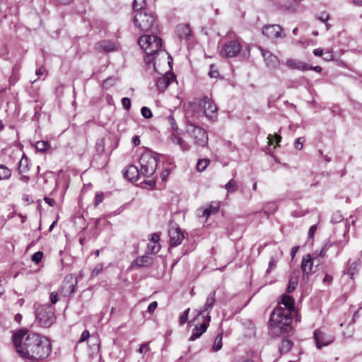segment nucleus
Listing matches in <instances>:
<instances>
[{
	"label": "nucleus",
	"mask_w": 362,
	"mask_h": 362,
	"mask_svg": "<svg viewBox=\"0 0 362 362\" xmlns=\"http://www.w3.org/2000/svg\"><path fill=\"white\" fill-rule=\"evenodd\" d=\"M12 338L18 354L33 362L43 361L51 353V343L45 336L20 329L13 334Z\"/></svg>",
	"instance_id": "nucleus-1"
},
{
	"label": "nucleus",
	"mask_w": 362,
	"mask_h": 362,
	"mask_svg": "<svg viewBox=\"0 0 362 362\" xmlns=\"http://www.w3.org/2000/svg\"><path fill=\"white\" fill-rule=\"evenodd\" d=\"M292 315L288 310L281 309V306L279 305L272 311L270 316V326L276 334H287L293 333V327L291 326Z\"/></svg>",
	"instance_id": "nucleus-2"
},
{
	"label": "nucleus",
	"mask_w": 362,
	"mask_h": 362,
	"mask_svg": "<svg viewBox=\"0 0 362 362\" xmlns=\"http://www.w3.org/2000/svg\"><path fill=\"white\" fill-rule=\"evenodd\" d=\"M139 163L141 175L145 177H151L154 174L157 168L156 154L150 151H145L140 156Z\"/></svg>",
	"instance_id": "nucleus-3"
},
{
	"label": "nucleus",
	"mask_w": 362,
	"mask_h": 362,
	"mask_svg": "<svg viewBox=\"0 0 362 362\" xmlns=\"http://www.w3.org/2000/svg\"><path fill=\"white\" fill-rule=\"evenodd\" d=\"M36 319L42 327H49L55 322L54 308L51 305L39 306L35 311Z\"/></svg>",
	"instance_id": "nucleus-4"
},
{
	"label": "nucleus",
	"mask_w": 362,
	"mask_h": 362,
	"mask_svg": "<svg viewBox=\"0 0 362 362\" xmlns=\"http://www.w3.org/2000/svg\"><path fill=\"white\" fill-rule=\"evenodd\" d=\"M133 23L141 31L148 32L154 28L155 16L153 13L140 11L135 13Z\"/></svg>",
	"instance_id": "nucleus-5"
},
{
	"label": "nucleus",
	"mask_w": 362,
	"mask_h": 362,
	"mask_svg": "<svg viewBox=\"0 0 362 362\" xmlns=\"http://www.w3.org/2000/svg\"><path fill=\"white\" fill-rule=\"evenodd\" d=\"M186 132L193 139L194 144L200 147H205L208 144V134L201 127L189 122L187 123Z\"/></svg>",
	"instance_id": "nucleus-6"
},
{
	"label": "nucleus",
	"mask_w": 362,
	"mask_h": 362,
	"mask_svg": "<svg viewBox=\"0 0 362 362\" xmlns=\"http://www.w3.org/2000/svg\"><path fill=\"white\" fill-rule=\"evenodd\" d=\"M139 44L146 53H151L160 49L162 40L155 35H145L139 37Z\"/></svg>",
	"instance_id": "nucleus-7"
},
{
	"label": "nucleus",
	"mask_w": 362,
	"mask_h": 362,
	"mask_svg": "<svg viewBox=\"0 0 362 362\" xmlns=\"http://www.w3.org/2000/svg\"><path fill=\"white\" fill-rule=\"evenodd\" d=\"M241 47L239 40H231L223 44L220 50V54L225 58L235 57L240 52Z\"/></svg>",
	"instance_id": "nucleus-8"
},
{
	"label": "nucleus",
	"mask_w": 362,
	"mask_h": 362,
	"mask_svg": "<svg viewBox=\"0 0 362 362\" xmlns=\"http://www.w3.org/2000/svg\"><path fill=\"white\" fill-rule=\"evenodd\" d=\"M199 105L204 108V114L206 117L212 122L216 120L218 107L210 98L204 96L201 98L199 102Z\"/></svg>",
	"instance_id": "nucleus-9"
},
{
	"label": "nucleus",
	"mask_w": 362,
	"mask_h": 362,
	"mask_svg": "<svg viewBox=\"0 0 362 362\" xmlns=\"http://www.w3.org/2000/svg\"><path fill=\"white\" fill-rule=\"evenodd\" d=\"M77 284V280L73 275H66L59 289L62 296H68L73 293Z\"/></svg>",
	"instance_id": "nucleus-10"
},
{
	"label": "nucleus",
	"mask_w": 362,
	"mask_h": 362,
	"mask_svg": "<svg viewBox=\"0 0 362 362\" xmlns=\"http://www.w3.org/2000/svg\"><path fill=\"white\" fill-rule=\"evenodd\" d=\"M262 34L270 39L286 37L282 28L276 24L264 25L262 28Z\"/></svg>",
	"instance_id": "nucleus-11"
},
{
	"label": "nucleus",
	"mask_w": 362,
	"mask_h": 362,
	"mask_svg": "<svg viewBox=\"0 0 362 362\" xmlns=\"http://www.w3.org/2000/svg\"><path fill=\"white\" fill-rule=\"evenodd\" d=\"M170 246L176 247L181 244L185 236L181 229L177 226H172L169 230Z\"/></svg>",
	"instance_id": "nucleus-12"
},
{
	"label": "nucleus",
	"mask_w": 362,
	"mask_h": 362,
	"mask_svg": "<svg viewBox=\"0 0 362 362\" xmlns=\"http://www.w3.org/2000/svg\"><path fill=\"white\" fill-rule=\"evenodd\" d=\"M211 320V316L208 315V314L206 315V318H204L202 323L200 324V325H196L195 327L192 330V334L191 337H189V341H194L195 339L199 338L202 334H204L209 325V322Z\"/></svg>",
	"instance_id": "nucleus-13"
},
{
	"label": "nucleus",
	"mask_w": 362,
	"mask_h": 362,
	"mask_svg": "<svg viewBox=\"0 0 362 362\" xmlns=\"http://www.w3.org/2000/svg\"><path fill=\"white\" fill-rule=\"evenodd\" d=\"M175 80V76L169 72L158 78L156 82L157 89L160 92H164L169 85Z\"/></svg>",
	"instance_id": "nucleus-14"
},
{
	"label": "nucleus",
	"mask_w": 362,
	"mask_h": 362,
	"mask_svg": "<svg viewBox=\"0 0 362 362\" xmlns=\"http://www.w3.org/2000/svg\"><path fill=\"white\" fill-rule=\"evenodd\" d=\"M259 50L267 67L271 69H276L278 67L279 60L276 55L262 47H259Z\"/></svg>",
	"instance_id": "nucleus-15"
},
{
	"label": "nucleus",
	"mask_w": 362,
	"mask_h": 362,
	"mask_svg": "<svg viewBox=\"0 0 362 362\" xmlns=\"http://www.w3.org/2000/svg\"><path fill=\"white\" fill-rule=\"evenodd\" d=\"M215 297H216L215 291H212L209 294L203 309H202L199 311L197 317H198L199 316H202V317L206 318V315L207 314H208V315H209V313L216 302Z\"/></svg>",
	"instance_id": "nucleus-16"
},
{
	"label": "nucleus",
	"mask_w": 362,
	"mask_h": 362,
	"mask_svg": "<svg viewBox=\"0 0 362 362\" xmlns=\"http://www.w3.org/2000/svg\"><path fill=\"white\" fill-rule=\"evenodd\" d=\"M344 246L345 243H344L342 241H339L332 243L329 240H328L323 245L319 253L317 254V256L320 257H324L327 250L332 247H335L337 248V255H338L342 250Z\"/></svg>",
	"instance_id": "nucleus-17"
},
{
	"label": "nucleus",
	"mask_w": 362,
	"mask_h": 362,
	"mask_svg": "<svg viewBox=\"0 0 362 362\" xmlns=\"http://www.w3.org/2000/svg\"><path fill=\"white\" fill-rule=\"evenodd\" d=\"M140 175V170L134 165H129L124 172V177L131 182L137 181Z\"/></svg>",
	"instance_id": "nucleus-18"
},
{
	"label": "nucleus",
	"mask_w": 362,
	"mask_h": 362,
	"mask_svg": "<svg viewBox=\"0 0 362 362\" xmlns=\"http://www.w3.org/2000/svg\"><path fill=\"white\" fill-rule=\"evenodd\" d=\"M301 269L303 273V279H308L309 274L313 272V263L310 255L303 257L301 262Z\"/></svg>",
	"instance_id": "nucleus-19"
},
{
	"label": "nucleus",
	"mask_w": 362,
	"mask_h": 362,
	"mask_svg": "<svg viewBox=\"0 0 362 362\" xmlns=\"http://www.w3.org/2000/svg\"><path fill=\"white\" fill-rule=\"evenodd\" d=\"M286 65L291 69H297L303 71H308V64L294 59H288L286 61Z\"/></svg>",
	"instance_id": "nucleus-20"
},
{
	"label": "nucleus",
	"mask_w": 362,
	"mask_h": 362,
	"mask_svg": "<svg viewBox=\"0 0 362 362\" xmlns=\"http://www.w3.org/2000/svg\"><path fill=\"white\" fill-rule=\"evenodd\" d=\"M314 339L318 349L322 348L323 346L329 344L332 341L330 339H327L325 334L319 330H315L314 332Z\"/></svg>",
	"instance_id": "nucleus-21"
},
{
	"label": "nucleus",
	"mask_w": 362,
	"mask_h": 362,
	"mask_svg": "<svg viewBox=\"0 0 362 362\" xmlns=\"http://www.w3.org/2000/svg\"><path fill=\"white\" fill-rule=\"evenodd\" d=\"M170 141L176 144L179 145L180 148L183 151H187L190 149V145L188 144L186 141H185L180 135H178L176 132H173L170 136Z\"/></svg>",
	"instance_id": "nucleus-22"
},
{
	"label": "nucleus",
	"mask_w": 362,
	"mask_h": 362,
	"mask_svg": "<svg viewBox=\"0 0 362 362\" xmlns=\"http://www.w3.org/2000/svg\"><path fill=\"white\" fill-rule=\"evenodd\" d=\"M294 303L295 300L293 297L288 295H283L280 304L284 306L281 307L282 310H288L289 313L292 315V313L294 311Z\"/></svg>",
	"instance_id": "nucleus-23"
},
{
	"label": "nucleus",
	"mask_w": 362,
	"mask_h": 362,
	"mask_svg": "<svg viewBox=\"0 0 362 362\" xmlns=\"http://www.w3.org/2000/svg\"><path fill=\"white\" fill-rule=\"evenodd\" d=\"M152 262V259L148 255H143L137 257L133 262L132 266H137L138 267H147Z\"/></svg>",
	"instance_id": "nucleus-24"
},
{
	"label": "nucleus",
	"mask_w": 362,
	"mask_h": 362,
	"mask_svg": "<svg viewBox=\"0 0 362 362\" xmlns=\"http://www.w3.org/2000/svg\"><path fill=\"white\" fill-rule=\"evenodd\" d=\"M177 31L181 39H187L191 35V30L187 25H179L177 27Z\"/></svg>",
	"instance_id": "nucleus-25"
},
{
	"label": "nucleus",
	"mask_w": 362,
	"mask_h": 362,
	"mask_svg": "<svg viewBox=\"0 0 362 362\" xmlns=\"http://www.w3.org/2000/svg\"><path fill=\"white\" fill-rule=\"evenodd\" d=\"M293 343L289 340L288 339L284 338L281 340V344L279 346V352L280 354H285L290 351L291 348L293 347Z\"/></svg>",
	"instance_id": "nucleus-26"
},
{
	"label": "nucleus",
	"mask_w": 362,
	"mask_h": 362,
	"mask_svg": "<svg viewBox=\"0 0 362 362\" xmlns=\"http://www.w3.org/2000/svg\"><path fill=\"white\" fill-rule=\"evenodd\" d=\"M30 161L24 155L18 162V172L20 174L27 173L30 170Z\"/></svg>",
	"instance_id": "nucleus-27"
},
{
	"label": "nucleus",
	"mask_w": 362,
	"mask_h": 362,
	"mask_svg": "<svg viewBox=\"0 0 362 362\" xmlns=\"http://www.w3.org/2000/svg\"><path fill=\"white\" fill-rule=\"evenodd\" d=\"M219 207V202H211V204L203 211L202 216L208 218L211 214L216 213L218 211Z\"/></svg>",
	"instance_id": "nucleus-28"
},
{
	"label": "nucleus",
	"mask_w": 362,
	"mask_h": 362,
	"mask_svg": "<svg viewBox=\"0 0 362 362\" xmlns=\"http://www.w3.org/2000/svg\"><path fill=\"white\" fill-rule=\"evenodd\" d=\"M11 170L4 164H0V180H8L11 176Z\"/></svg>",
	"instance_id": "nucleus-29"
},
{
	"label": "nucleus",
	"mask_w": 362,
	"mask_h": 362,
	"mask_svg": "<svg viewBox=\"0 0 362 362\" xmlns=\"http://www.w3.org/2000/svg\"><path fill=\"white\" fill-rule=\"evenodd\" d=\"M132 6L135 13L140 11H146L145 0H134Z\"/></svg>",
	"instance_id": "nucleus-30"
},
{
	"label": "nucleus",
	"mask_w": 362,
	"mask_h": 362,
	"mask_svg": "<svg viewBox=\"0 0 362 362\" xmlns=\"http://www.w3.org/2000/svg\"><path fill=\"white\" fill-rule=\"evenodd\" d=\"M158 53V52H153L151 53H146V55L144 58V60H145V62L146 64H151V63L153 64V69L157 71V69H156V64H155V62H154V60L156 59L155 57V55Z\"/></svg>",
	"instance_id": "nucleus-31"
},
{
	"label": "nucleus",
	"mask_w": 362,
	"mask_h": 362,
	"mask_svg": "<svg viewBox=\"0 0 362 362\" xmlns=\"http://www.w3.org/2000/svg\"><path fill=\"white\" fill-rule=\"evenodd\" d=\"M209 163L210 160L207 158L199 159L197 163V170L199 172H203L206 170Z\"/></svg>",
	"instance_id": "nucleus-32"
},
{
	"label": "nucleus",
	"mask_w": 362,
	"mask_h": 362,
	"mask_svg": "<svg viewBox=\"0 0 362 362\" xmlns=\"http://www.w3.org/2000/svg\"><path fill=\"white\" fill-rule=\"evenodd\" d=\"M49 147V144L47 141H39L35 144V148L37 151L44 153Z\"/></svg>",
	"instance_id": "nucleus-33"
},
{
	"label": "nucleus",
	"mask_w": 362,
	"mask_h": 362,
	"mask_svg": "<svg viewBox=\"0 0 362 362\" xmlns=\"http://www.w3.org/2000/svg\"><path fill=\"white\" fill-rule=\"evenodd\" d=\"M225 188L227 189L228 192H234L238 189V184L237 182L231 179L228 181V183L226 184Z\"/></svg>",
	"instance_id": "nucleus-34"
},
{
	"label": "nucleus",
	"mask_w": 362,
	"mask_h": 362,
	"mask_svg": "<svg viewBox=\"0 0 362 362\" xmlns=\"http://www.w3.org/2000/svg\"><path fill=\"white\" fill-rule=\"evenodd\" d=\"M222 336L219 334L215 339L213 349L215 351H218L222 348Z\"/></svg>",
	"instance_id": "nucleus-35"
},
{
	"label": "nucleus",
	"mask_w": 362,
	"mask_h": 362,
	"mask_svg": "<svg viewBox=\"0 0 362 362\" xmlns=\"http://www.w3.org/2000/svg\"><path fill=\"white\" fill-rule=\"evenodd\" d=\"M344 220L343 216L339 211H336L332 214L331 217V222L333 223H337Z\"/></svg>",
	"instance_id": "nucleus-36"
},
{
	"label": "nucleus",
	"mask_w": 362,
	"mask_h": 362,
	"mask_svg": "<svg viewBox=\"0 0 362 362\" xmlns=\"http://www.w3.org/2000/svg\"><path fill=\"white\" fill-rule=\"evenodd\" d=\"M209 76L211 78H218L219 76V72L216 65L212 64L210 65V70L209 71Z\"/></svg>",
	"instance_id": "nucleus-37"
},
{
	"label": "nucleus",
	"mask_w": 362,
	"mask_h": 362,
	"mask_svg": "<svg viewBox=\"0 0 362 362\" xmlns=\"http://www.w3.org/2000/svg\"><path fill=\"white\" fill-rule=\"evenodd\" d=\"M141 113L142 116L146 119H150L153 116L151 110L148 107L145 106L141 107Z\"/></svg>",
	"instance_id": "nucleus-38"
},
{
	"label": "nucleus",
	"mask_w": 362,
	"mask_h": 362,
	"mask_svg": "<svg viewBox=\"0 0 362 362\" xmlns=\"http://www.w3.org/2000/svg\"><path fill=\"white\" fill-rule=\"evenodd\" d=\"M189 308L186 309L180 316L179 322L181 325H184L188 318Z\"/></svg>",
	"instance_id": "nucleus-39"
},
{
	"label": "nucleus",
	"mask_w": 362,
	"mask_h": 362,
	"mask_svg": "<svg viewBox=\"0 0 362 362\" xmlns=\"http://www.w3.org/2000/svg\"><path fill=\"white\" fill-rule=\"evenodd\" d=\"M43 257V252L41 251H37L35 252L32 256V261L36 264H38Z\"/></svg>",
	"instance_id": "nucleus-40"
},
{
	"label": "nucleus",
	"mask_w": 362,
	"mask_h": 362,
	"mask_svg": "<svg viewBox=\"0 0 362 362\" xmlns=\"http://www.w3.org/2000/svg\"><path fill=\"white\" fill-rule=\"evenodd\" d=\"M277 260L275 259L274 257H272L270 258L269 262V267L268 269L266 271L267 274H269L270 272L276 267Z\"/></svg>",
	"instance_id": "nucleus-41"
},
{
	"label": "nucleus",
	"mask_w": 362,
	"mask_h": 362,
	"mask_svg": "<svg viewBox=\"0 0 362 362\" xmlns=\"http://www.w3.org/2000/svg\"><path fill=\"white\" fill-rule=\"evenodd\" d=\"M49 300L51 305L56 304L59 300V294L56 291H53L49 295Z\"/></svg>",
	"instance_id": "nucleus-42"
},
{
	"label": "nucleus",
	"mask_w": 362,
	"mask_h": 362,
	"mask_svg": "<svg viewBox=\"0 0 362 362\" xmlns=\"http://www.w3.org/2000/svg\"><path fill=\"white\" fill-rule=\"evenodd\" d=\"M104 199V195L103 192H98L95 196L94 204L95 206H97L100 204Z\"/></svg>",
	"instance_id": "nucleus-43"
},
{
	"label": "nucleus",
	"mask_w": 362,
	"mask_h": 362,
	"mask_svg": "<svg viewBox=\"0 0 362 362\" xmlns=\"http://www.w3.org/2000/svg\"><path fill=\"white\" fill-rule=\"evenodd\" d=\"M304 141L305 139L303 137L298 138L294 143L295 148L298 150H301L303 148Z\"/></svg>",
	"instance_id": "nucleus-44"
},
{
	"label": "nucleus",
	"mask_w": 362,
	"mask_h": 362,
	"mask_svg": "<svg viewBox=\"0 0 362 362\" xmlns=\"http://www.w3.org/2000/svg\"><path fill=\"white\" fill-rule=\"evenodd\" d=\"M122 104L125 110H129L131 107V100L129 98H123L122 99Z\"/></svg>",
	"instance_id": "nucleus-45"
},
{
	"label": "nucleus",
	"mask_w": 362,
	"mask_h": 362,
	"mask_svg": "<svg viewBox=\"0 0 362 362\" xmlns=\"http://www.w3.org/2000/svg\"><path fill=\"white\" fill-rule=\"evenodd\" d=\"M168 121L170 122V124L171 125L172 129H173L174 132H176L178 130V127L176 124L175 119L172 115H170L168 117Z\"/></svg>",
	"instance_id": "nucleus-46"
},
{
	"label": "nucleus",
	"mask_w": 362,
	"mask_h": 362,
	"mask_svg": "<svg viewBox=\"0 0 362 362\" xmlns=\"http://www.w3.org/2000/svg\"><path fill=\"white\" fill-rule=\"evenodd\" d=\"M296 286H297V282L296 281L290 280L287 289H286L287 292L288 293L293 292L296 289Z\"/></svg>",
	"instance_id": "nucleus-47"
},
{
	"label": "nucleus",
	"mask_w": 362,
	"mask_h": 362,
	"mask_svg": "<svg viewBox=\"0 0 362 362\" xmlns=\"http://www.w3.org/2000/svg\"><path fill=\"white\" fill-rule=\"evenodd\" d=\"M329 18V15L327 12H322L317 17V19L322 22L326 23Z\"/></svg>",
	"instance_id": "nucleus-48"
},
{
	"label": "nucleus",
	"mask_w": 362,
	"mask_h": 362,
	"mask_svg": "<svg viewBox=\"0 0 362 362\" xmlns=\"http://www.w3.org/2000/svg\"><path fill=\"white\" fill-rule=\"evenodd\" d=\"M150 350L148 343H144L141 345L140 348L139 349V352L140 354H144L146 353Z\"/></svg>",
	"instance_id": "nucleus-49"
},
{
	"label": "nucleus",
	"mask_w": 362,
	"mask_h": 362,
	"mask_svg": "<svg viewBox=\"0 0 362 362\" xmlns=\"http://www.w3.org/2000/svg\"><path fill=\"white\" fill-rule=\"evenodd\" d=\"M90 337V333L88 330H84L81 336V338L78 341L79 343H82L85 341H86Z\"/></svg>",
	"instance_id": "nucleus-50"
},
{
	"label": "nucleus",
	"mask_w": 362,
	"mask_h": 362,
	"mask_svg": "<svg viewBox=\"0 0 362 362\" xmlns=\"http://www.w3.org/2000/svg\"><path fill=\"white\" fill-rule=\"evenodd\" d=\"M323 59L326 61H331L334 59V54L332 51H327L324 53Z\"/></svg>",
	"instance_id": "nucleus-51"
},
{
	"label": "nucleus",
	"mask_w": 362,
	"mask_h": 362,
	"mask_svg": "<svg viewBox=\"0 0 362 362\" xmlns=\"http://www.w3.org/2000/svg\"><path fill=\"white\" fill-rule=\"evenodd\" d=\"M333 280L332 276L329 274H325L323 278V283L329 285Z\"/></svg>",
	"instance_id": "nucleus-52"
},
{
	"label": "nucleus",
	"mask_w": 362,
	"mask_h": 362,
	"mask_svg": "<svg viewBox=\"0 0 362 362\" xmlns=\"http://www.w3.org/2000/svg\"><path fill=\"white\" fill-rule=\"evenodd\" d=\"M54 4L61 5H69L73 2L74 0H51Z\"/></svg>",
	"instance_id": "nucleus-53"
},
{
	"label": "nucleus",
	"mask_w": 362,
	"mask_h": 362,
	"mask_svg": "<svg viewBox=\"0 0 362 362\" xmlns=\"http://www.w3.org/2000/svg\"><path fill=\"white\" fill-rule=\"evenodd\" d=\"M102 270H103L102 265L98 264L95 267L94 269L93 270L92 274L97 276L101 272Z\"/></svg>",
	"instance_id": "nucleus-54"
},
{
	"label": "nucleus",
	"mask_w": 362,
	"mask_h": 362,
	"mask_svg": "<svg viewBox=\"0 0 362 362\" xmlns=\"http://www.w3.org/2000/svg\"><path fill=\"white\" fill-rule=\"evenodd\" d=\"M157 306H158V303L156 301H153V302L151 303L148 306V309H147L148 312L153 313L155 310V309L157 308Z\"/></svg>",
	"instance_id": "nucleus-55"
},
{
	"label": "nucleus",
	"mask_w": 362,
	"mask_h": 362,
	"mask_svg": "<svg viewBox=\"0 0 362 362\" xmlns=\"http://www.w3.org/2000/svg\"><path fill=\"white\" fill-rule=\"evenodd\" d=\"M317 225H315H315H313V226L310 228L309 231H308V237H309V238H313L314 234H315V231H316V230H317Z\"/></svg>",
	"instance_id": "nucleus-56"
},
{
	"label": "nucleus",
	"mask_w": 362,
	"mask_h": 362,
	"mask_svg": "<svg viewBox=\"0 0 362 362\" xmlns=\"http://www.w3.org/2000/svg\"><path fill=\"white\" fill-rule=\"evenodd\" d=\"M308 71L312 70V71H316L317 73H321L322 71V67L320 66H310V65L308 64Z\"/></svg>",
	"instance_id": "nucleus-57"
},
{
	"label": "nucleus",
	"mask_w": 362,
	"mask_h": 362,
	"mask_svg": "<svg viewBox=\"0 0 362 362\" xmlns=\"http://www.w3.org/2000/svg\"><path fill=\"white\" fill-rule=\"evenodd\" d=\"M151 240L156 243H158L160 240V235L158 233H153L151 235Z\"/></svg>",
	"instance_id": "nucleus-58"
},
{
	"label": "nucleus",
	"mask_w": 362,
	"mask_h": 362,
	"mask_svg": "<svg viewBox=\"0 0 362 362\" xmlns=\"http://www.w3.org/2000/svg\"><path fill=\"white\" fill-rule=\"evenodd\" d=\"M44 200L50 206H53L56 204L55 200L52 198L45 197Z\"/></svg>",
	"instance_id": "nucleus-59"
},
{
	"label": "nucleus",
	"mask_w": 362,
	"mask_h": 362,
	"mask_svg": "<svg viewBox=\"0 0 362 362\" xmlns=\"http://www.w3.org/2000/svg\"><path fill=\"white\" fill-rule=\"evenodd\" d=\"M313 52L315 56L317 57L322 56L324 54L323 49L321 48L315 49Z\"/></svg>",
	"instance_id": "nucleus-60"
},
{
	"label": "nucleus",
	"mask_w": 362,
	"mask_h": 362,
	"mask_svg": "<svg viewBox=\"0 0 362 362\" xmlns=\"http://www.w3.org/2000/svg\"><path fill=\"white\" fill-rule=\"evenodd\" d=\"M18 80V78L15 75V74H13L12 76L9 78V85L13 86L14 85L15 82Z\"/></svg>",
	"instance_id": "nucleus-61"
},
{
	"label": "nucleus",
	"mask_w": 362,
	"mask_h": 362,
	"mask_svg": "<svg viewBox=\"0 0 362 362\" xmlns=\"http://www.w3.org/2000/svg\"><path fill=\"white\" fill-rule=\"evenodd\" d=\"M132 142L134 144V146H138L140 144V139L139 136H135L132 139Z\"/></svg>",
	"instance_id": "nucleus-62"
},
{
	"label": "nucleus",
	"mask_w": 362,
	"mask_h": 362,
	"mask_svg": "<svg viewBox=\"0 0 362 362\" xmlns=\"http://www.w3.org/2000/svg\"><path fill=\"white\" fill-rule=\"evenodd\" d=\"M159 250H160V246H159V245H153V246L151 247V252H153V253H157V252H158Z\"/></svg>",
	"instance_id": "nucleus-63"
},
{
	"label": "nucleus",
	"mask_w": 362,
	"mask_h": 362,
	"mask_svg": "<svg viewBox=\"0 0 362 362\" xmlns=\"http://www.w3.org/2000/svg\"><path fill=\"white\" fill-rule=\"evenodd\" d=\"M112 80V78H106L104 81H103V86L105 87H107L108 86H111V84H110V81Z\"/></svg>",
	"instance_id": "nucleus-64"
}]
</instances>
